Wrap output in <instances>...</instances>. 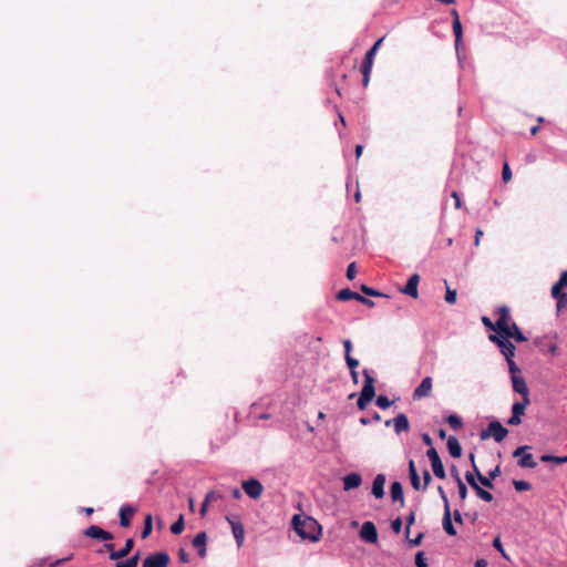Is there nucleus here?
Segmentation results:
<instances>
[{"label":"nucleus","mask_w":567,"mask_h":567,"mask_svg":"<svg viewBox=\"0 0 567 567\" xmlns=\"http://www.w3.org/2000/svg\"><path fill=\"white\" fill-rule=\"evenodd\" d=\"M495 336L512 337L516 342L526 341V337L522 333L515 322L511 320L507 307L498 308V318L495 322Z\"/></svg>","instance_id":"obj_1"},{"label":"nucleus","mask_w":567,"mask_h":567,"mask_svg":"<svg viewBox=\"0 0 567 567\" xmlns=\"http://www.w3.org/2000/svg\"><path fill=\"white\" fill-rule=\"evenodd\" d=\"M291 524L295 532L302 539L319 540L320 526L312 517L297 514L292 517Z\"/></svg>","instance_id":"obj_2"},{"label":"nucleus","mask_w":567,"mask_h":567,"mask_svg":"<svg viewBox=\"0 0 567 567\" xmlns=\"http://www.w3.org/2000/svg\"><path fill=\"white\" fill-rule=\"evenodd\" d=\"M507 434V429H505L498 421H492L487 429L481 432V439L486 440L493 436L496 442H502Z\"/></svg>","instance_id":"obj_3"},{"label":"nucleus","mask_w":567,"mask_h":567,"mask_svg":"<svg viewBox=\"0 0 567 567\" xmlns=\"http://www.w3.org/2000/svg\"><path fill=\"white\" fill-rule=\"evenodd\" d=\"M512 337L505 336H489V340L496 343L502 354L507 359H512L515 355V346L511 342Z\"/></svg>","instance_id":"obj_4"},{"label":"nucleus","mask_w":567,"mask_h":567,"mask_svg":"<svg viewBox=\"0 0 567 567\" xmlns=\"http://www.w3.org/2000/svg\"><path fill=\"white\" fill-rule=\"evenodd\" d=\"M241 487L247 496L252 499H258L264 492L262 484L256 478H249L241 483Z\"/></svg>","instance_id":"obj_5"},{"label":"nucleus","mask_w":567,"mask_h":567,"mask_svg":"<svg viewBox=\"0 0 567 567\" xmlns=\"http://www.w3.org/2000/svg\"><path fill=\"white\" fill-rule=\"evenodd\" d=\"M169 561L168 554L159 551L147 556L143 561V567H168Z\"/></svg>","instance_id":"obj_6"},{"label":"nucleus","mask_w":567,"mask_h":567,"mask_svg":"<svg viewBox=\"0 0 567 567\" xmlns=\"http://www.w3.org/2000/svg\"><path fill=\"white\" fill-rule=\"evenodd\" d=\"M528 404L529 398L515 402L512 406V416L508 419L507 423L513 426L519 425L522 423L520 416L525 413V409Z\"/></svg>","instance_id":"obj_7"},{"label":"nucleus","mask_w":567,"mask_h":567,"mask_svg":"<svg viewBox=\"0 0 567 567\" xmlns=\"http://www.w3.org/2000/svg\"><path fill=\"white\" fill-rule=\"evenodd\" d=\"M433 388V380L431 377H425L421 383L417 385V388L414 390L413 399L414 400H421L423 398H426L431 394Z\"/></svg>","instance_id":"obj_8"},{"label":"nucleus","mask_w":567,"mask_h":567,"mask_svg":"<svg viewBox=\"0 0 567 567\" xmlns=\"http://www.w3.org/2000/svg\"><path fill=\"white\" fill-rule=\"evenodd\" d=\"M84 535L90 538H95L105 542L113 539V535L110 532L104 530L103 528L96 525L89 526L84 530Z\"/></svg>","instance_id":"obj_9"},{"label":"nucleus","mask_w":567,"mask_h":567,"mask_svg":"<svg viewBox=\"0 0 567 567\" xmlns=\"http://www.w3.org/2000/svg\"><path fill=\"white\" fill-rule=\"evenodd\" d=\"M360 537L368 543H375L378 540L375 525L372 522H364L360 529Z\"/></svg>","instance_id":"obj_10"},{"label":"nucleus","mask_w":567,"mask_h":567,"mask_svg":"<svg viewBox=\"0 0 567 567\" xmlns=\"http://www.w3.org/2000/svg\"><path fill=\"white\" fill-rule=\"evenodd\" d=\"M363 377H364V384L361 391V395L367 396L369 399H373L375 395V389H374V378L372 373L369 370H363Z\"/></svg>","instance_id":"obj_11"},{"label":"nucleus","mask_w":567,"mask_h":567,"mask_svg":"<svg viewBox=\"0 0 567 567\" xmlns=\"http://www.w3.org/2000/svg\"><path fill=\"white\" fill-rule=\"evenodd\" d=\"M342 484H343L344 492L355 489L361 486L362 476L357 472H352L342 477Z\"/></svg>","instance_id":"obj_12"},{"label":"nucleus","mask_w":567,"mask_h":567,"mask_svg":"<svg viewBox=\"0 0 567 567\" xmlns=\"http://www.w3.org/2000/svg\"><path fill=\"white\" fill-rule=\"evenodd\" d=\"M226 519L231 526L233 535L236 539L237 546L240 547L245 539V529L243 524L233 517H227Z\"/></svg>","instance_id":"obj_13"},{"label":"nucleus","mask_w":567,"mask_h":567,"mask_svg":"<svg viewBox=\"0 0 567 567\" xmlns=\"http://www.w3.org/2000/svg\"><path fill=\"white\" fill-rule=\"evenodd\" d=\"M136 513V508L131 505H123L120 508V525L122 527H128L131 525L132 518Z\"/></svg>","instance_id":"obj_14"},{"label":"nucleus","mask_w":567,"mask_h":567,"mask_svg":"<svg viewBox=\"0 0 567 567\" xmlns=\"http://www.w3.org/2000/svg\"><path fill=\"white\" fill-rule=\"evenodd\" d=\"M419 282H420V276L417 274H413L408 279V282H406L405 287L402 289V292L412 298H417L419 297V290H417Z\"/></svg>","instance_id":"obj_15"},{"label":"nucleus","mask_w":567,"mask_h":567,"mask_svg":"<svg viewBox=\"0 0 567 567\" xmlns=\"http://www.w3.org/2000/svg\"><path fill=\"white\" fill-rule=\"evenodd\" d=\"M337 298H338V300H341V301H348L351 299H355V300H359V301L368 303V305H373V302L371 300L365 299L364 297L360 296L357 292L351 291L350 289L340 290L337 295Z\"/></svg>","instance_id":"obj_16"},{"label":"nucleus","mask_w":567,"mask_h":567,"mask_svg":"<svg viewBox=\"0 0 567 567\" xmlns=\"http://www.w3.org/2000/svg\"><path fill=\"white\" fill-rule=\"evenodd\" d=\"M384 484L385 476L383 474H378L372 483V494L375 498H382L384 496Z\"/></svg>","instance_id":"obj_17"},{"label":"nucleus","mask_w":567,"mask_h":567,"mask_svg":"<svg viewBox=\"0 0 567 567\" xmlns=\"http://www.w3.org/2000/svg\"><path fill=\"white\" fill-rule=\"evenodd\" d=\"M512 383H513V390L517 393H519L523 399L525 398H529V390H528V386L525 382V380L523 379V377H514L512 378Z\"/></svg>","instance_id":"obj_18"},{"label":"nucleus","mask_w":567,"mask_h":567,"mask_svg":"<svg viewBox=\"0 0 567 567\" xmlns=\"http://www.w3.org/2000/svg\"><path fill=\"white\" fill-rule=\"evenodd\" d=\"M133 546H134V540L132 538L126 539L124 547H121L120 550L112 551L110 554V559L118 560L121 558L126 557L133 549Z\"/></svg>","instance_id":"obj_19"},{"label":"nucleus","mask_w":567,"mask_h":567,"mask_svg":"<svg viewBox=\"0 0 567 567\" xmlns=\"http://www.w3.org/2000/svg\"><path fill=\"white\" fill-rule=\"evenodd\" d=\"M442 525H443V529L445 530L446 534H449L450 536H455L456 535V529L454 528V526L452 524V520H451L450 504H446V506L444 508V515H443Z\"/></svg>","instance_id":"obj_20"},{"label":"nucleus","mask_w":567,"mask_h":567,"mask_svg":"<svg viewBox=\"0 0 567 567\" xmlns=\"http://www.w3.org/2000/svg\"><path fill=\"white\" fill-rule=\"evenodd\" d=\"M206 534L199 533L193 539V546L198 549V555L204 558L206 556Z\"/></svg>","instance_id":"obj_21"},{"label":"nucleus","mask_w":567,"mask_h":567,"mask_svg":"<svg viewBox=\"0 0 567 567\" xmlns=\"http://www.w3.org/2000/svg\"><path fill=\"white\" fill-rule=\"evenodd\" d=\"M409 475H410V480H411V484H412L413 488L416 491H420L422 487L421 478L417 474L415 463L413 460H410V462H409Z\"/></svg>","instance_id":"obj_22"},{"label":"nucleus","mask_w":567,"mask_h":567,"mask_svg":"<svg viewBox=\"0 0 567 567\" xmlns=\"http://www.w3.org/2000/svg\"><path fill=\"white\" fill-rule=\"evenodd\" d=\"M382 41H383V39H379L373 44V47L367 52L364 61L362 63V69H372L374 55H375V53H377V51H378V49H379V47H380Z\"/></svg>","instance_id":"obj_23"},{"label":"nucleus","mask_w":567,"mask_h":567,"mask_svg":"<svg viewBox=\"0 0 567 567\" xmlns=\"http://www.w3.org/2000/svg\"><path fill=\"white\" fill-rule=\"evenodd\" d=\"M394 431L396 434L408 431L410 427L409 420L405 414H399L393 420Z\"/></svg>","instance_id":"obj_24"},{"label":"nucleus","mask_w":567,"mask_h":567,"mask_svg":"<svg viewBox=\"0 0 567 567\" xmlns=\"http://www.w3.org/2000/svg\"><path fill=\"white\" fill-rule=\"evenodd\" d=\"M453 32L455 35V48L456 52H460V47L462 44L463 38V28L460 18L453 19Z\"/></svg>","instance_id":"obj_25"},{"label":"nucleus","mask_w":567,"mask_h":567,"mask_svg":"<svg viewBox=\"0 0 567 567\" xmlns=\"http://www.w3.org/2000/svg\"><path fill=\"white\" fill-rule=\"evenodd\" d=\"M447 449L453 457H460L462 455V447L458 440L455 436H450L447 440Z\"/></svg>","instance_id":"obj_26"},{"label":"nucleus","mask_w":567,"mask_h":567,"mask_svg":"<svg viewBox=\"0 0 567 567\" xmlns=\"http://www.w3.org/2000/svg\"><path fill=\"white\" fill-rule=\"evenodd\" d=\"M564 286H567V271H564L560 275V279L553 286L551 296L554 298H558L559 296L565 295L564 292H561V288Z\"/></svg>","instance_id":"obj_27"},{"label":"nucleus","mask_w":567,"mask_h":567,"mask_svg":"<svg viewBox=\"0 0 567 567\" xmlns=\"http://www.w3.org/2000/svg\"><path fill=\"white\" fill-rule=\"evenodd\" d=\"M391 497L393 501H400L403 504L404 497H403V487H402L401 483H399V482L392 483Z\"/></svg>","instance_id":"obj_28"},{"label":"nucleus","mask_w":567,"mask_h":567,"mask_svg":"<svg viewBox=\"0 0 567 567\" xmlns=\"http://www.w3.org/2000/svg\"><path fill=\"white\" fill-rule=\"evenodd\" d=\"M431 465H432L433 473L436 477H439L441 480L445 478V470H444L441 458L432 461Z\"/></svg>","instance_id":"obj_29"},{"label":"nucleus","mask_w":567,"mask_h":567,"mask_svg":"<svg viewBox=\"0 0 567 567\" xmlns=\"http://www.w3.org/2000/svg\"><path fill=\"white\" fill-rule=\"evenodd\" d=\"M518 465L520 467L534 468V467H536L537 463L535 462L532 454L526 453V454L522 455L520 460L518 461Z\"/></svg>","instance_id":"obj_30"},{"label":"nucleus","mask_w":567,"mask_h":567,"mask_svg":"<svg viewBox=\"0 0 567 567\" xmlns=\"http://www.w3.org/2000/svg\"><path fill=\"white\" fill-rule=\"evenodd\" d=\"M152 530H153V517L151 514H147L145 516L144 528L142 530L141 537L143 539L147 538L151 535Z\"/></svg>","instance_id":"obj_31"},{"label":"nucleus","mask_w":567,"mask_h":567,"mask_svg":"<svg viewBox=\"0 0 567 567\" xmlns=\"http://www.w3.org/2000/svg\"><path fill=\"white\" fill-rule=\"evenodd\" d=\"M219 496L215 493V492H209L207 493L206 497H205V501L204 503L202 504V508H200V514L204 516L206 511H207V506L210 502H214L216 499H218Z\"/></svg>","instance_id":"obj_32"},{"label":"nucleus","mask_w":567,"mask_h":567,"mask_svg":"<svg viewBox=\"0 0 567 567\" xmlns=\"http://www.w3.org/2000/svg\"><path fill=\"white\" fill-rule=\"evenodd\" d=\"M474 491L476 492V495L481 499H483L485 502H492L493 501V495L489 492L483 489L480 485Z\"/></svg>","instance_id":"obj_33"},{"label":"nucleus","mask_w":567,"mask_h":567,"mask_svg":"<svg viewBox=\"0 0 567 567\" xmlns=\"http://www.w3.org/2000/svg\"><path fill=\"white\" fill-rule=\"evenodd\" d=\"M474 468H475V472H476V475H477V478H478L480 483H481L483 486L487 487V488H493V487H494V485H493L492 480H491L488 476H484V475H482V474L480 473V471H478L475 466H474Z\"/></svg>","instance_id":"obj_34"},{"label":"nucleus","mask_w":567,"mask_h":567,"mask_svg":"<svg viewBox=\"0 0 567 567\" xmlns=\"http://www.w3.org/2000/svg\"><path fill=\"white\" fill-rule=\"evenodd\" d=\"M456 482H457L460 498L462 501H464L467 496L466 485L463 483V481L461 480V477L458 475H456Z\"/></svg>","instance_id":"obj_35"},{"label":"nucleus","mask_w":567,"mask_h":567,"mask_svg":"<svg viewBox=\"0 0 567 567\" xmlns=\"http://www.w3.org/2000/svg\"><path fill=\"white\" fill-rule=\"evenodd\" d=\"M507 364H508V369H509V372H511V379L514 378V377H520V370L519 368L516 365V363L514 362L513 358L512 359H507Z\"/></svg>","instance_id":"obj_36"},{"label":"nucleus","mask_w":567,"mask_h":567,"mask_svg":"<svg viewBox=\"0 0 567 567\" xmlns=\"http://www.w3.org/2000/svg\"><path fill=\"white\" fill-rule=\"evenodd\" d=\"M447 423L454 430H457L462 426V420L455 414H452L447 417Z\"/></svg>","instance_id":"obj_37"},{"label":"nucleus","mask_w":567,"mask_h":567,"mask_svg":"<svg viewBox=\"0 0 567 567\" xmlns=\"http://www.w3.org/2000/svg\"><path fill=\"white\" fill-rule=\"evenodd\" d=\"M375 403H377V405L380 409H383V410L390 408V405H391V401L386 396H384V395H379L377 398V402Z\"/></svg>","instance_id":"obj_38"},{"label":"nucleus","mask_w":567,"mask_h":567,"mask_svg":"<svg viewBox=\"0 0 567 567\" xmlns=\"http://www.w3.org/2000/svg\"><path fill=\"white\" fill-rule=\"evenodd\" d=\"M513 484L517 492H524L530 488V484L526 481H514Z\"/></svg>","instance_id":"obj_39"},{"label":"nucleus","mask_w":567,"mask_h":567,"mask_svg":"<svg viewBox=\"0 0 567 567\" xmlns=\"http://www.w3.org/2000/svg\"><path fill=\"white\" fill-rule=\"evenodd\" d=\"M456 290L451 289L447 287L446 293H445V301L450 305H454L456 302Z\"/></svg>","instance_id":"obj_40"},{"label":"nucleus","mask_w":567,"mask_h":567,"mask_svg":"<svg viewBox=\"0 0 567 567\" xmlns=\"http://www.w3.org/2000/svg\"><path fill=\"white\" fill-rule=\"evenodd\" d=\"M415 565L416 567H427L426 558L423 551H419L415 555Z\"/></svg>","instance_id":"obj_41"},{"label":"nucleus","mask_w":567,"mask_h":567,"mask_svg":"<svg viewBox=\"0 0 567 567\" xmlns=\"http://www.w3.org/2000/svg\"><path fill=\"white\" fill-rule=\"evenodd\" d=\"M493 546L495 549H497L502 556L506 559H508V556L506 554V551L504 550L503 548V545H502V542H501V538L499 537H496L494 540H493Z\"/></svg>","instance_id":"obj_42"},{"label":"nucleus","mask_w":567,"mask_h":567,"mask_svg":"<svg viewBox=\"0 0 567 567\" xmlns=\"http://www.w3.org/2000/svg\"><path fill=\"white\" fill-rule=\"evenodd\" d=\"M502 178L505 183L509 182L512 178V172L507 163L503 166Z\"/></svg>","instance_id":"obj_43"},{"label":"nucleus","mask_w":567,"mask_h":567,"mask_svg":"<svg viewBox=\"0 0 567 567\" xmlns=\"http://www.w3.org/2000/svg\"><path fill=\"white\" fill-rule=\"evenodd\" d=\"M346 362L350 369V371L357 370L359 365V361L351 355H346Z\"/></svg>","instance_id":"obj_44"},{"label":"nucleus","mask_w":567,"mask_h":567,"mask_svg":"<svg viewBox=\"0 0 567 567\" xmlns=\"http://www.w3.org/2000/svg\"><path fill=\"white\" fill-rule=\"evenodd\" d=\"M372 400L360 394L357 405L360 410H364Z\"/></svg>","instance_id":"obj_45"},{"label":"nucleus","mask_w":567,"mask_h":567,"mask_svg":"<svg viewBox=\"0 0 567 567\" xmlns=\"http://www.w3.org/2000/svg\"><path fill=\"white\" fill-rule=\"evenodd\" d=\"M355 274H357V270H355V264L354 262H351L348 268H347V278L352 280L354 279L355 277Z\"/></svg>","instance_id":"obj_46"},{"label":"nucleus","mask_w":567,"mask_h":567,"mask_svg":"<svg viewBox=\"0 0 567 567\" xmlns=\"http://www.w3.org/2000/svg\"><path fill=\"white\" fill-rule=\"evenodd\" d=\"M431 480H432V477H431L430 472L427 470H424V472H423V481L424 482H423L421 489L425 491L427 485L430 484Z\"/></svg>","instance_id":"obj_47"},{"label":"nucleus","mask_w":567,"mask_h":567,"mask_svg":"<svg viewBox=\"0 0 567 567\" xmlns=\"http://www.w3.org/2000/svg\"><path fill=\"white\" fill-rule=\"evenodd\" d=\"M426 456L429 457L430 462L440 458V455H439L437 451L434 447H431V449L427 450Z\"/></svg>","instance_id":"obj_48"},{"label":"nucleus","mask_w":567,"mask_h":567,"mask_svg":"<svg viewBox=\"0 0 567 567\" xmlns=\"http://www.w3.org/2000/svg\"><path fill=\"white\" fill-rule=\"evenodd\" d=\"M465 478H466L467 483L471 485V487H472L473 489H475V488L478 486L477 482L475 481L474 475H473V474H471L470 472H467V473L465 474Z\"/></svg>","instance_id":"obj_49"},{"label":"nucleus","mask_w":567,"mask_h":567,"mask_svg":"<svg viewBox=\"0 0 567 567\" xmlns=\"http://www.w3.org/2000/svg\"><path fill=\"white\" fill-rule=\"evenodd\" d=\"M392 529L394 533L399 534L402 529V520L401 518H396L392 522V525H391Z\"/></svg>","instance_id":"obj_50"},{"label":"nucleus","mask_w":567,"mask_h":567,"mask_svg":"<svg viewBox=\"0 0 567 567\" xmlns=\"http://www.w3.org/2000/svg\"><path fill=\"white\" fill-rule=\"evenodd\" d=\"M557 300V308L561 309L563 307L567 306V295H561L558 298H555Z\"/></svg>","instance_id":"obj_51"},{"label":"nucleus","mask_w":567,"mask_h":567,"mask_svg":"<svg viewBox=\"0 0 567 567\" xmlns=\"http://www.w3.org/2000/svg\"><path fill=\"white\" fill-rule=\"evenodd\" d=\"M115 567H136V565L133 563L131 558H128L125 561H117L115 564Z\"/></svg>","instance_id":"obj_52"},{"label":"nucleus","mask_w":567,"mask_h":567,"mask_svg":"<svg viewBox=\"0 0 567 567\" xmlns=\"http://www.w3.org/2000/svg\"><path fill=\"white\" fill-rule=\"evenodd\" d=\"M423 536V533L417 534L415 538L409 540L410 545L412 547L419 546L422 542Z\"/></svg>","instance_id":"obj_53"},{"label":"nucleus","mask_w":567,"mask_h":567,"mask_svg":"<svg viewBox=\"0 0 567 567\" xmlns=\"http://www.w3.org/2000/svg\"><path fill=\"white\" fill-rule=\"evenodd\" d=\"M371 70H372V69H362V68H361V71H362V74H363V80H362V82H363V85H364V86H367V85H368V83H369V79H370Z\"/></svg>","instance_id":"obj_54"},{"label":"nucleus","mask_w":567,"mask_h":567,"mask_svg":"<svg viewBox=\"0 0 567 567\" xmlns=\"http://www.w3.org/2000/svg\"><path fill=\"white\" fill-rule=\"evenodd\" d=\"M437 492H439V494H440V496H441V499L443 501V504H444V507H445V506H446V504H450V503H449V498H447V496H446V494H445V492H444L443 487H442V486H439V487H437Z\"/></svg>","instance_id":"obj_55"},{"label":"nucleus","mask_w":567,"mask_h":567,"mask_svg":"<svg viewBox=\"0 0 567 567\" xmlns=\"http://www.w3.org/2000/svg\"><path fill=\"white\" fill-rule=\"evenodd\" d=\"M451 196L454 199L455 208L460 209L462 207V202H461L458 194L456 192H453Z\"/></svg>","instance_id":"obj_56"},{"label":"nucleus","mask_w":567,"mask_h":567,"mask_svg":"<svg viewBox=\"0 0 567 567\" xmlns=\"http://www.w3.org/2000/svg\"><path fill=\"white\" fill-rule=\"evenodd\" d=\"M482 322L484 323L485 327L495 331V323H493L489 318L483 317Z\"/></svg>","instance_id":"obj_57"},{"label":"nucleus","mask_w":567,"mask_h":567,"mask_svg":"<svg viewBox=\"0 0 567 567\" xmlns=\"http://www.w3.org/2000/svg\"><path fill=\"white\" fill-rule=\"evenodd\" d=\"M362 291L368 295V296H380V293L375 290H373L372 288H369L367 286H362Z\"/></svg>","instance_id":"obj_58"},{"label":"nucleus","mask_w":567,"mask_h":567,"mask_svg":"<svg viewBox=\"0 0 567 567\" xmlns=\"http://www.w3.org/2000/svg\"><path fill=\"white\" fill-rule=\"evenodd\" d=\"M526 449H527V446H519V447H517V449L514 451L513 456H514V457H518V456H520V457H522V455L526 454V453H525Z\"/></svg>","instance_id":"obj_59"},{"label":"nucleus","mask_w":567,"mask_h":567,"mask_svg":"<svg viewBox=\"0 0 567 567\" xmlns=\"http://www.w3.org/2000/svg\"><path fill=\"white\" fill-rule=\"evenodd\" d=\"M501 474V467L497 465L494 470L488 473L491 480L496 478Z\"/></svg>","instance_id":"obj_60"},{"label":"nucleus","mask_w":567,"mask_h":567,"mask_svg":"<svg viewBox=\"0 0 567 567\" xmlns=\"http://www.w3.org/2000/svg\"><path fill=\"white\" fill-rule=\"evenodd\" d=\"M343 347H344L346 355H351L350 352L352 349V343L349 339L343 341Z\"/></svg>","instance_id":"obj_61"},{"label":"nucleus","mask_w":567,"mask_h":567,"mask_svg":"<svg viewBox=\"0 0 567 567\" xmlns=\"http://www.w3.org/2000/svg\"><path fill=\"white\" fill-rule=\"evenodd\" d=\"M483 236V230L482 229H476V233H475V239H474V245L475 246H478L480 245V241H481V237Z\"/></svg>","instance_id":"obj_62"},{"label":"nucleus","mask_w":567,"mask_h":567,"mask_svg":"<svg viewBox=\"0 0 567 567\" xmlns=\"http://www.w3.org/2000/svg\"><path fill=\"white\" fill-rule=\"evenodd\" d=\"M453 516H454V520L458 524H462L463 523V519H462V515L460 513V511H454L453 513Z\"/></svg>","instance_id":"obj_63"},{"label":"nucleus","mask_w":567,"mask_h":567,"mask_svg":"<svg viewBox=\"0 0 567 567\" xmlns=\"http://www.w3.org/2000/svg\"><path fill=\"white\" fill-rule=\"evenodd\" d=\"M487 561L485 559H477L475 561V567H487Z\"/></svg>","instance_id":"obj_64"}]
</instances>
